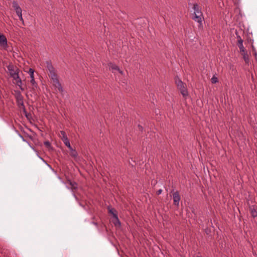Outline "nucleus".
<instances>
[{
	"label": "nucleus",
	"instance_id": "obj_5",
	"mask_svg": "<svg viewBox=\"0 0 257 257\" xmlns=\"http://www.w3.org/2000/svg\"><path fill=\"white\" fill-rule=\"evenodd\" d=\"M176 85L183 98L186 99L189 95L186 84L183 81H176Z\"/></svg>",
	"mask_w": 257,
	"mask_h": 257
},
{
	"label": "nucleus",
	"instance_id": "obj_9",
	"mask_svg": "<svg viewBox=\"0 0 257 257\" xmlns=\"http://www.w3.org/2000/svg\"><path fill=\"white\" fill-rule=\"evenodd\" d=\"M13 7L15 11L17 16L22 14V9L19 6L18 3L16 1H13L12 3Z\"/></svg>",
	"mask_w": 257,
	"mask_h": 257
},
{
	"label": "nucleus",
	"instance_id": "obj_17",
	"mask_svg": "<svg viewBox=\"0 0 257 257\" xmlns=\"http://www.w3.org/2000/svg\"><path fill=\"white\" fill-rule=\"evenodd\" d=\"M28 73L29 74L31 80H34V70L32 68H30L29 71H28Z\"/></svg>",
	"mask_w": 257,
	"mask_h": 257
},
{
	"label": "nucleus",
	"instance_id": "obj_33",
	"mask_svg": "<svg viewBox=\"0 0 257 257\" xmlns=\"http://www.w3.org/2000/svg\"><path fill=\"white\" fill-rule=\"evenodd\" d=\"M196 257H201V256H197Z\"/></svg>",
	"mask_w": 257,
	"mask_h": 257
},
{
	"label": "nucleus",
	"instance_id": "obj_26",
	"mask_svg": "<svg viewBox=\"0 0 257 257\" xmlns=\"http://www.w3.org/2000/svg\"><path fill=\"white\" fill-rule=\"evenodd\" d=\"M25 113V116L29 118V114H28L27 112H24Z\"/></svg>",
	"mask_w": 257,
	"mask_h": 257
},
{
	"label": "nucleus",
	"instance_id": "obj_1",
	"mask_svg": "<svg viewBox=\"0 0 257 257\" xmlns=\"http://www.w3.org/2000/svg\"><path fill=\"white\" fill-rule=\"evenodd\" d=\"M192 8L193 12L192 14V19L199 24V27H202L203 17L200 7L197 4H194Z\"/></svg>",
	"mask_w": 257,
	"mask_h": 257
},
{
	"label": "nucleus",
	"instance_id": "obj_21",
	"mask_svg": "<svg viewBox=\"0 0 257 257\" xmlns=\"http://www.w3.org/2000/svg\"><path fill=\"white\" fill-rule=\"evenodd\" d=\"M18 16L19 17V19L22 22V24L24 25V21L22 17V14L18 15Z\"/></svg>",
	"mask_w": 257,
	"mask_h": 257
},
{
	"label": "nucleus",
	"instance_id": "obj_25",
	"mask_svg": "<svg viewBox=\"0 0 257 257\" xmlns=\"http://www.w3.org/2000/svg\"><path fill=\"white\" fill-rule=\"evenodd\" d=\"M210 80H217V78L215 76H213Z\"/></svg>",
	"mask_w": 257,
	"mask_h": 257
},
{
	"label": "nucleus",
	"instance_id": "obj_4",
	"mask_svg": "<svg viewBox=\"0 0 257 257\" xmlns=\"http://www.w3.org/2000/svg\"><path fill=\"white\" fill-rule=\"evenodd\" d=\"M8 70L10 76L14 80L19 79V80H21L20 77V73L21 72L17 67L10 64L8 66Z\"/></svg>",
	"mask_w": 257,
	"mask_h": 257
},
{
	"label": "nucleus",
	"instance_id": "obj_19",
	"mask_svg": "<svg viewBox=\"0 0 257 257\" xmlns=\"http://www.w3.org/2000/svg\"><path fill=\"white\" fill-rule=\"evenodd\" d=\"M63 142L65 145V146L68 148V149L71 148V146L70 145V143L68 139L63 140Z\"/></svg>",
	"mask_w": 257,
	"mask_h": 257
},
{
	"label": "nucleus",
	"instance_id": "obj_27",
	"mask_svg": "<svg viewBox=\"0 0 257 257\" xmlns=\"http://www.w3.org/2000/svg\"><path fill=\"white\" fill-rule=\"evenodd\" d=\"M138 127L140 128V130L141 131L143 130V127L142 126H141L140 125H138Z\"/></svg>",
	"mask_w": 257,
	"mask_h": 257
},
{
	"label": "nucleus",
	"instance_id": "obj_2",
	"mask_svg": "<svg viewBox=\"0 0 257 257\" xmlns=\"http://www.w3.org/2000/svg\"><path fill=\"white\" fill-rule=\"evenodd\" d=\"M108 66L109 71L117 76L119 79H122L124 77V72L117 65L112 63H109Z\"/></svg>",
	"mask_w": 257,
	"mask_h": 257
},
{
	"label": "nucleus",
	"instance_id": "obj_15",
	"mask_svg": "<svg viewBox=\"0 0 257 257\" xmlns=\"http://www.w3.org/2000/svg\"><path fill=\"white\" fill-rule=\"evenodd\" d=\"M59 136L62 141H63V140L68 139L67 138L66 133L64 131H61L60 132Z\"/></svg>",
	"mask_w": 257,
	"mask_h": 257
},
{
	"label": "nucleus",
	"instance_id": "obj_22",
	"mask_svg": "<svg viewBox=\"0 0 257 257\" xmlns=\"http://www.w3.org/2000/svg\"><path fill=\"white\" fill-rule=\"evenodd\" d=\"M44 145L47 148H49L51 147V143L49 141H46L44 142Z\"/></svg>",
	"mask_w": 257,
	"mask_h": 257
},
{
	"label": "nucleus",
	"instance_id": "obj_8",
	"mask_svg": "<svg viewBox=\"0 0 257 257\" xmlns=\"http://www.w3.org/2000/svg\"><path fill=\"white\" fill-rule=\"evenodd\" d=\"M173 204L176 206H179L180 197L178 191L173 194Z\"/></svg>",
	"mask_w": 257,
	"mask_h": 257
},
{
	"label": "nucleus",
	"instance_id": "obj_14",
	"mask_svg": "<svg viewBox=\"0 0 257 257\" xmlns=\"http://www.w3.org/2000/svg\"><path fill=\"white\" fill-rule=\"evenodd\" d=\"M69 150H70V156L74 158V159H76L77 158V157L78 156V153L77 152V151L75 150V149H73L72 147H71L70 148H69Z\"/></svg>",
	"mask_w": 257,
	"mask_h": 257
},
{
	"label": "nucleus",
	"instance_id": "obj_6",
	"mask_svg": "<svg viewBox=\"0 0 257 257\" xmlns=\"http://www.w3.org/2000/svg\"><path fill=\"white\" fill-rule=\"evenodd\" d=\"M16 98L19 107L21 108H22L24 112H26V109L25 108L23 101L24 98L22 95L21 94L20 92L19 91L16 93Z\"/></svg>",
	"mask_w": 257,
	"mask_h": 257
},
{
	"label": "nucleus",
	"instance_id": "obj_32",
	"mask_svg": "<svg viewBox=\"0 0 257 257\" xmlns=\"http://www.w3.org/2000/svg\"><path fill=\"white\" fill-rule=\"evenodd\" d=\"M254 55L255 56H256V53L255 52L254 53Z\"/></svg>",
	"mask_w": 257,
	"mask_h": 257
},
{
	"label": "nucleus",
	"instance_id": "obj_13",
	"mask_svg": "<svg viewBox=\"0 0 257 257\" xmlns=\"http://www.w3.org/2000/svg\"><path fill=\"white\" fill-rule=\"evenodd\" d=\"M67 183L71 186L70 189L72 190H76L77 188V184L74 181H71L70 180L67 181Z\"/></svg>",
	"mask_w": 257,
	"mask_h": 257
},
{
	"label": "nucleus",
	"instance_id": "obj_7",
	"mask_svg": "<svg viewBox=\"0 0 257 257\" xmlns=\"http://www.w3.org/2000/svg\"><path fill=\"white\" fill-rule=\"evenodd\" d=\"M109 213L111 214L113 216V217L115 219L116 222H114L115 225H117L118 224L119 225H120V222L119 220V219L117 216V211L114 208H108Z\"/></svg>",
	"mask_w": 257,
	"mask_h": 257
},
{
	"label": "nucleus",
	"instance_id": "obj_31",
	"mask_svg": "<svg viewBox=\"0 0 257 257\" xmlns=\"http://www.w3.org/2000/svg\"><path fill=\"white\" fill-rule=\"evenodd\" d=\"M207 169L208 170V172H209V170H208V167H207Z\"/></svg>",
	"mask_w": 257,
	"mask_h": 257
},
{
	"label": "nucleus",
	"instance_id": "obj_11",
	"mask_svg": "<svg viewBox=\"0 0 257 257\" xmlns=\"http://www.w3.org/2000/svg\"><path fill=\"white\" fill-rule=\"evenodd\" d=\"M237 45L238 47H239V51L241 53L246 51L243 45V40L240 37H239V39L238 40Z\"/></svg>",
	"mask_w": 257,
	"mask_h": 257
},
{
	"label": "nucleus",
	"instance_id": "obj_23",
	"mask_svg": "<svg viewBox=\"0 0 257 257\" xmlns=\"http://www.w3.org/2000/svg\"><path fill=\"white\" fill-rule=\"evenodd\" d=\"M31 82L32 83L33 86L35 87L37 86V84L36 81H31Z\"/></svg>",
	"mask_w": 257,
	"mask_h": 257
},
{
	"label": "nucleus",
	"instance_id": "obj_20",
	"mask_svg": "<svg viewBox=\"0 0 257 257\" xmlns=\"http://www.w3.org/2000/svg\"><path fill=\"white\" fill-rule=\"evenodd\" d=\"M17 85L19 86L20 88L22 90H25V87H23L22 86V81H17Z\"/></svg>",
	"mask_w": 257,
	"mask_h": 257
},
{
	"label": "nucleus",
	"instance_id": "obj_29",
	"mask_svg": "<svg viewBox=\"0 0 257 257\" xmlns=\"http://www.w3.org/2000/svg\"><path fill=\"white\" fill-rule=\"evenodd\" d=\"M204 194L205 198H207V196L206 194H205V193H204Z\"/></svg>",
	"mask_w": 257,
	"mask_h": 257
},
{
	"label": "nucleus",
	"instance_id": "obj_10",
	"mask_svg": "<svg viewBox=\"0 0 257 257\" xmlns=\"http://www.w3.org/2000/svg\"><path fill=\"white\" fill-rule=\"evenodd\" d=\"M7 45L8 43L6 37L4 35L0 33V46L6 48Z\"/></svg>",
	"mask_w": 257,
	"mask_h": 257
},
{
	"label": "nucleus",
	"instance_id": "obj_24",
	"mask_svg": "<svg viewBox=\"0 0 257 257\" xmlns=\"http://www.w3.org/2000/svg\"><path fill=\"white\" fill-rule=\"evenodd\" d=\"M162 190L159 189L157 191L156 193L157 195H159L161 194L162 193Z\"/></svg>",
	"mask_w": 257,
	"mask_h": 257
},
{
	"label": "nucleus",
	"instance_id": "obj_12",
	"mask_svg": "<svg viewBox=\"0 0 257 257\" xmlns=\"http://www.w3.org/2000/svg\"><path fill=\"white\" fill-rule=\"evenodd\" d=\"M53 85L58 89L59 92L62 93L64 92L63 87L60 83V81H53Z\"/></svg>",
	"mask_w": 257,
	"mask_h": 257
},
{
	"label": "nucleus",
	"instance_id": "obj_28",
	"mask_svg": "<svg viewBox=\"0 0 257 257\" xmlns=\"http://www.w3.org/2000/svg\"><path fill=\"white\" fill-rule=\"evenodd\" d=\"M92 223H93V224H94L95 226H97V225H98V224H97V223L95 222H92Z\"/></svg>",
	"mask_w": 257,
	"mask_h": 257
},
{
	"label": "nucleus",
	"instance_id": "obj_3",
	"mask_svg": "<svg viewBox=\"0 0 257 257\" xmlns=\"http://www.w3.org/2000/svg\"><path fill=\"white\" fill-rule=\"evenodd\" d=\"M46 64L49 77L52 80H58V76L57 71L53 66L51 62L47 61Z\"/></svg>",
	"mask_w": 257,
	"mask_h": 257
},
{
	"label": "nucleus",
	"instance_id": "obj_30",
	"mask_svg": "<svg viewBox=\"0 0 257 257\" xmlns=\"http://www.w3.org/2000/svg\"><path fill=\"white\" fill-rule=\"evenodd\" d=\"M216 82H217V81H212V83H215Z\"/></svg>",
	"mask_w": 257,
	"mask_h": 257
},
{
	"label": "nucleus",
	"instance_id": "obj_18",
	"mask_svg": "<svg viewBox=\"0 0 257 257\" xmlns=\"http://www.w3.org/2000/svg\"><path fill=\"white\" fill-rule=\"evenodd\" d=\"M250 213L253 217L257 216V211L254 208H250Z\"/></svg>",
	"mask_w": 257,
	"mask_h": 257
},
{
	"label": "nucleus",
	"instance_id": "obj_16",
	"mask_svg": "<svg viewBox=\"0 0 257 257\" xmlns=\"http://www.w3.org/2000/svg\"><path fill=\"white\" fill-rule=\"evenodd\" d=\"M241 54L242 55L244 61L245 62V63H248L249 61V56H248L247 51L243 52Z\"/></svg>",
	"mask_w": 257,
	"mask_h": 257
}]
</instances>
